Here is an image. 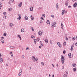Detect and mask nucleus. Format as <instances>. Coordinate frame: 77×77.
I'll return each instance as SVG.
<instances>
[{
  "label": "nucleus",
  "instance_id": "f257e3e1",
  "mask_svg": "<svg viewBox=\"0 0 77 77\" xmlns=\"http://www.w3.org/2000/svg\"><path fill=\"white\" fill-rule=\"evenodd\" d=\"M61 59L62 63L63 64L64 63V61H65V58H64V57H63V56H61Z\"/></svg>",
  "mask_w": 77,
  "mask_h": 77
},
{
  "label": "nucleus",
  "instance_id": "f03ea898",
  "mask_svg": "<svg viewBox=\"0 0 77 77\" xmlns=\"http://www.w3.org/2000/svg\"><path fill=\"white\" fill-rule=\"evenodd\" d=\"M18 15L19 17L17 18V19L18 20H20L21 18V15L20 14H19Z\"/></svg>",
  "mask_w": 77,
  "mask_h": 77
},
{
  "label": "nucleus",
  "instance_id": "7ed1b4c3",
  "mask_svg": "<svg viewBox=\"0 0 77 77\" xmlns=\"http://www.w3.org/2000/svg\"><path fill=\"white\" fill-rule=\"evenodd\" d=\"M73 6L75 8H76L77 6V2H75L74 4L73 5Z\"/></svg>",
  "mask_w": 77,
  "mask_h": 77
},
{
  "label": "nucleus",
  "instance_id": "20e7f679",
  "mask_svg": "<svg viewBox=\"0 0 77 77\" xmlns=\"http://www.w3.org/2000/svg\"><path fill=\"white\" fill-rule=\"evenodd\" d=\"M57 44L59 47H61V45H60V43L59 42H58L57 43Z\"/></svg>",
  "mask_w": 77,
  "mask_h": 77
},
{
  "label": "nucleus",
  "instance_id": "39448f33",
  "mask_svg": "<svg viewBox=\"0 0 77 77\" xmlns=\"http://www.w3.org/2000/svg\"><path fill=\"white\" fill-rule=\"evenodd\" d=\"M29 9L31 11H33V7H30Z\"/></svg>",
  "mask_w": 77,
  "mask_h": 77
},
{
  "label": "nucleus",
  "instance_id": "423d86ee",
  "mask_svg": "<svg viewBox=\"0 0 77 77\" xmlns=\"http://www.w3.org/2000/svg\"><path fill=\"white\" fill-rule=\"evenodd\" d=\"M3 14L4 15V17H5V18L6 19V12H4Z\"/></svg>",
  "mask_w": 77,
  "mask_h": 77
},
{
  "label": "nucleus",
  "instance_id": "0eeeda50",
  "mask_svg": "<svg viewBox=\"0 0 77 77\" xmlns=\"http://www.w3.org/2000/svg\"><path fill=\"white\" fill-rule=\"evenodd\" d=\"M38 34L40 36H41L42 35V32L39 31L38 32Z\"/></svg>",
  "mask_w": 77,
  "mask_h": 77
},
{
  "label": "nucleus",
  "instance_id": "6e6552de",
  "mask_svg": "<svg viewBox=\"0 0 77 77\" xmlns=\"http://www.w3.org/2000/svg\"><path fill=\"white\" fill-rule=\"evenodd\" d=\"M73 47H74V46H73V45H72L71 46V48L70 49L71 51H72V50L73 49Z\"/></svg>",
  "mask_w": 77,
  "mask_h": 77
},
{
  "label": "nucleus",
  "instance_id": "1a4fd4ad",
  "mask_svg": "<svg viewBox=\"0 0 77 77\" xmlns=\"http://www.w3.org/2000/svg\"><path fill=\"white\" fill-rule=\"evenodd\" d=\"M68 56L69 58H71V53L69 54Z\"/></svg>",
  "mask_w": 77,
  "mask_h": 77
},
{
  "label": "nucleus",
  "instance_id": "9d476101",
  "mask_svg": "<svg viewBox=\"0 0 77 77\" xmlns=\"http://www.w3.org/2000/svg\"><path fill=\"white\" fill-rule=\"evenodd\" d=\"M22 5V2H20V4L19 5V7H21Z\"/></svg>",
  "mask_w": 77,
  "mask_h": 77
},
{
  "label": "nucleus",
  "instance_id": "9b49d317",
  "mask_svg": "<svg viewBox=\"0 0 77 77\" xmlns=\"http://www.w3.org/2000/svg\"><path fill=\"white\" fill-rule=\"evenodd\" d=\"M56 6L57 9H59V4L58 3L57 4Z\"/></svg>",
  "mask_w": 77,
  "mask_h": 77
},
{
  "label": "nucleus",
  "instance_id": "f8f14e48",
  "mask_svg": "<svg viewBox=\"0 0 77 77\" xmlns=\"http://www.w3.org/2000/svg\"><path fill=\"white\" fill-rule=\"evenodd\" d=\"M65 11L64 10H63L62 11V15H63L64 14V12H65Z\"/></svg>",
  "mask_w": 77,
  "mask_h": 77
},
{
  "label": "nucleus",
  "instance_id": "ddd939ff",
  "mask_svg": "<svg viewBox=\"0 0 77 77\" xmlns=\"http://www.w3.org/2000/svg\"><path fill=\"white\" fill-rule=\"evenodd\" d=\"M56 25V22H54V25H53L54 27H56L55 26Z\"/></svg>",
  "mask_w": 77,
  "mask_h": 77
},
{
  "label": "nucleus",
  "instance_id": "4468645a",
  "mask_svg": "<svg viewBox=\"0 0 77 77\" xmlns=\"http://www.w3.org/2000/svg\"><path fill=\"white\" fill-rule=\"evenodd\" d=\"M25 19L26 20H28V17L26 16H25Z\"/></svg>",
  "mask_w": 77,
  "mask_h": 77
},
{
  "label": "nucleus",
  "instance_id": "2eb2a0df",
  "mask_svg": "<svg viewBox=\"0 0 77 77\" xmlns=\"http://www.w3.org/2000/svg\"><path fill=\"white\" fill-rule=\"evenodd\" d=\"M31 21H32V20H33V19H34L33 17H32V15H31Z\"/></svg>",
  "mask_w": 77,
  "mask_h": 77
},
{
  "label": "nucleus",
  "instance_id": "dca6fc26",
  "mask_svg": "<svg viewBox=\"0 0 77 77\" xmlns=\"http://www.w3.org/2000/svg\"><path fill=\"white\" fill-rule=\"evenodd\" d=\"M65 5L66 6H67L68 5V2L66 1L65 3Z\"/></svg>",
  "mask_w": 77,
  "mask_h": 77
},
{
  "label": "nucleus",
  "instance_id": "f3484780",
  "mask_svg": "<svg viewBox=\"0 0 77 77\" xmlns=\"http://www.w3.org/2000/svg\"><path fill=\"white\" fill-rule=\"evenodd\" d=\"M72 66H73V67H75V66H76V64H75V63H73L72 65Z\"/></svg>",
  "mask_w": 77,
  "mask_h": 77
},
{
  "label": "nucleus",
  "instance_id": "a211bd4d",
  "mask_svg": "<svg viewBox=\"0 0 77 77\" xmlns=\"http://www.w3.org/2000/svg\"><path fill=\"white\" fill-rule=\"evenodd\" d=\"M32 58L33 60V61H35V57H32Z\"/></svg>",
  "mask_w": 77,
  "mask_h": 77
},
{
  "label": "nucleus",
  "instance_id": "6ab92c4d",
  "mask_svg": "<svg viewBox=\"0 0 77 77\" xmlns=\"http://www.w3.org/2000/svg\"><path fill=\"white\" fill-rule=\"evenodd\" d=\"M61 27L62 29H63V24L62 23H61Z\"/></svg>",
  "mask_w": 77,
  "mask_h": 77
},
{
  "label": "nucleus",
  "instance_id": "aec40b11",
  "mask_svg": "<svg viewBox=\"0 0 77 77\" xmlns=\"http://www.w3.org/2000/svg\"><path fill=\"white\" fill-rule=\"evenodd\" d=\"M73 69L74 72H75V71H76V70H77V68H74Z\"/></svg>",
  "mask_w": 77,
  "mask_h": 77
},
{
  "label": "nucleus",
  "instance_id": "412c9836",
  "mask_svg": "<svg viewBox=\"0 0 77 77\" xmlns=\"http://www.w3.org/2000/svg\"><path fill=\"white\" fill-rule=\"evenodd\" d=\"M9 25L11 27H12V26H14V25L12 24V23H10V24H9Z\"/></svg>",
  "mask_w": 77,
  "mask_h": 77
},
{
  "label": "nucleus",
  "instance_id": "4be33fe9",
  "mask_svg": "<svg viewBox=\"0 0 77 77\" xmlns=\"http://www.w3.org/2000/svg\"><path fill=\"white\" fill-rule=\"evenodd\" d=\"M46 23H47V24H50V21H49V20H48L47 21Z\"/></svg>",
  "mask_w": 77,
  "mask_h": 77
},
{
  "label": "nucleus",
  "instance_id": "5701e85b",
  "mask_svg": "<svg viewBox=\"0 0 77 77\" xmlns=\"http://www.w3.org/2000/svg\"><path fill=\"white\" fill-rule=\"evenodd\" d=\"M0 62L2 63L3 62V59L2 58L0 59Z\"/></svg>",
  "mask_w": 77,
  "mask_h": 77
},
{
  "label": "nucleus",
  "instance_id": "b1692460",
  "mask_svg": "<svg viewBox=\"0 0 77 77\" xmlns=\"http://www.w3.org/2000/svg\"><path fill=\"white\" fill-rule=\"evenodd\" d=\"M10 48H15V47L14 46H10Z\"/></svg>",
  "mask_w": 77,
  "mask_h": 77
},
{
  "label": "nucleus",
  "instance_id": "393cba45",
  "mask_svg": "<svg viewBox=\"0 0 77 77\" xmlns=\"http://www.w3.org/2000/svg\"><path fill=\"white\" fill-rule=\"evenodd\" d=\"M24 31V29H21V32H23Z\"/></svg>",
  "mask_w": 77,
  "mask_h": 77
},
{
  "label": "nucleus",
  "instance_id": "a878e982",
  "mask_svg": "<svg viewBox=\"0 0 77 77\" xmlns=\"http://www.w3.org/2000/svg\"><path fill=\"white\" fill-rule=\"evenodd\" d=\"M45 42H47V43H48V40L47 39H45Z\"/></svg>",
  "mask_w": 77,
  "mask_h": 77
},
{
  "label": "nucleus",
  "instance_id": "bb28decb",
  "mask_svg": "<svg viewBox=\"0 0 77 77\" xmlns=\"http://www.w3.org/2000/svg\"><path fill=\"white\" fill-rule=\"evenodd\" d=\"M31 29L32 31H34V29H33V27H31Z\"/></svg>",
  "mask_w": 77,
  "mask_h": 77
},
{
  "label": "nucleus",
  "instance_id": "cd10ccee",
  "mask_svg": "<svg viewBox=\"0 0 77 77\" xmlns=\"http://www.w3.org/2000/svg\"><path fill=\"white\" fill-rule=\"evenodd\" d=\"M1 41L2 42V43H4V41L2 39L1 40Z\"/></svg>",
  "mask_w": 77,
  "mask_h": 77
},
{
  "label": "nucleus",
  "instance_id": "c85d7f7f",
  "mask_svg": "<svg viewBox=\"0 0 77 77\" xmlns=\"http://www.w3.org/2000/svg\"><path fill=\"white\" fill-rule=\"evenodd\" d=\"M42 17H43V18H45V14H43Z\"/></svg>",
  "mask_w": 77,
  "mask_h": 77
},
{
  "label": "nucleus",
  "instance_id": "c756f323",
  "mask_svg": "<svg viewBox=\"0 0 77 77\" xmlns=\"http://www.w3.org/2000/svg\"><path fill=\"white\" fill-rule=\"evenodd\" d=\"M66 44V42H64L63 43V45L65 46Z\"/></svg>",
  "mask_w": 77,
  "mask_h": 77
},
{
  "label": "nucleus",
  "instance_id": "7c9ffc66",
  "mask_svg": "<svg viewBox=\"0 0 77 77\" xmlns=\"http://www.w3.org/2000/svg\"><path fill=\"white\" fill-rule=\"evenodd\" d=\"M8 11H12V8H9L8 9Z\"/></svg>",
  "mask_w": 77,
  "mask_h": 77
},
{
  "label": "nucleus",
  "instance_id": "2f4dec72",
  "mask_svg": "<svg viewBox=\"0 0 77 77\" xmlns=\"http://www.w3.org/2000/svg\"><path fill=\"white\" fill-rule=\"evenodd\" d=\"M34 42L35 44H36V39H34Z\"/></svg>",
  "mask_w": 77,
  "mask_h": 77
},
{
  "label": "nucleus",
  "instance_id": "473e14b6",
  "mask_svg": "<svg viewBox=\"0 0 77 77\" xmlns=\"http://www.w3.org/2000/svg\"><path fill=\"white\" fill-rule=\"evenodd\" d=\"M64 77H67V75L65 74L63 75Z\"/></svg>",
  "mask_w": 77,
  "mask_h": 77
},
{
  "label": "nucleus",
  "instance_id": "72a5a7b5",
  "mask_svg": "<svg viewBox=\"0 0 77 77\" xmlns=\"http://www.w3.org/2000/svg\"><path fill=\"white\" fill-rule=\"evenodd\" d=\"M0 7H2V3L0 2Z\"/></svg>",
  "mask_w": 77,
  "mask_h": 77
},
{
  "label": "nucleus",
  "instance_id": "f704fd0d",
  "mask_svg": "<svg viewBox=\"0 0 77 77\" xmlns=\"http://www.w3.org/2000/svg\"><path fill=\"white\" fill-rule=\"evenodd\" d=\"M21 75V72H20L19 73L18 75H19V76H20V75Z\"/></svg>",
  "mask_w": 77,
  "mask_h": 77
},
{
  "label": "nucleus",
  "instance_id": "c9c22d12",
  "mask_svg": "<svg viewBox=\"0 0 77 77\" xmlns=\"http://www.w3.org/2000/svg\"><path fill=\"white\" fill-rule=\"evenodd\" d=\"M72 39L73 41H74V40H75V38L74 37H73L72 38Z\"/></svg>",
  "mask_w": 77,
  "mask_h": 77
},
{
  "label": "nucleus",
  "instance_id": "e433bc0d",
  "mask_svg": "<svg viewBox=\"0 0 77 77\" xmlns=\"http://www.w3.org/2000/svg\"><path fill=\"white\" fill-rule=\"evenodd\" d=\"M35 61H37L38 60V58L37 57L35 58Z\"/></svg>",
  "mask_w": 77,
  "mask_h": 77
},
{
  "label": "nucleus",
  "instance_id": "4c0bfd02",
  "mask_svg": "<svg viewBox=\"0 0 77 77\" xmlns=\"http://www.w3.org/2000/svg\"><path fill=\"white\" fill-rule=\"evenodd\" d=\"M24 58V55L22 56H21L22 59H23V58Z\"/></svg>",
  "mask_w": 77,
  "mask_h": 77
},
{
  "label": "nucleus",
  "instance_id": "58836bf2",
  "mask_svg": "<svg viewBox=\"0 0 77 77\" xmlns=\"http://www.w3.org/2000/svg\"><path fill=\"white\" fill-rule=\"evenodd\" d=\"M66 53V51H63V54H65Z\"/></svg>",
  "mask_w": 77,
  "mask_h": 77
},
{
  "label": "nucleus",
  "instance_id": "ea45409f",
  "mask_svg": "<svg viewBox=\"0 0 77 77\" xmlns=\"http://www.w3.org/2000/svg\"><path fill=\"white\" fill-rule=\"evenodd\" d=\"M22 72V69H20V72Z\"/></svg>",
  "mask_w": 77,
  "mask_h": 77
},
{
  "label": "nucleus",
  "instance_id": "a19ab883",
  "mask_svg": "<svg viewBox=\"0 0 77 77\" xmlns=\"http://www.w3.org/2000/svg\"><path fill=\"white\" fill-rule=\"evenodd\" d=\"M4 36H6V33H4Z\"/></svg>",
  "mask_w": 77,
  "mask_h": 77
},
{
  "label": "nucleus",
  "instance_id": "79ce46f5",
  "mask_svg": "<svg viewBox=\"0 0 77 77\" xmlns=\"http://www.w3.org/2000/svg\"><path fill=\"white\" fill-rule=\"evenodd\" d=\"M39 38H38L37 39V41H39Z\"/></svg>",
  "mask_w": 77,
  "mask_h": 77
},
{
  "label": "nucleus",
  "instance_id": "37998d69",
  "mask_svg": "<svg viewBox=\"0 0 77 77\" xmlns=\"http://www.w3.org/2000/svg\"><path fill=\"white\" fill-rule=\"evenodd\" d=\"M41 64H42V65L43 66V65H44V62H41Z\"/></svg>",
  "mask_w": 77,
  "mask_h": 77
},
{
  "label": "nucleus",
  "instance_id": "c03bdc74",
  "mask_svg": "<svg viewBox=\"0 0 77 77\" xmlns=\"http://www.w3.org/2000/svg\"><path fill=\"white\" fill-rule=\"evenodd\" d=\"M26 50H29V48L28 47H27L26 48Z\"/></svg>",
  "mask_w": 77,
  "mask_h": 77
},
{
  "label": "nucleus",
  "instance_id": "a18cd8bd",
  "mask_svg": "<svg viewBox=\"0 0 77 77\" xmlns=\"http://www.w3.org/2000/svg\"><path fill=\"white\" fill-rule=\"evenodd\" d=\"M68 38L67 37L66 38V41H68Z\"/></svg>",
  "mask_w": 77,
  "mask_h": 77
},
{
  "label": "nucleus",
  "instance_id": "49530a36",
  "mask_svg": "<svg viewBox=\"0 0 77 77\" xmlns=\"http://www.w3.org/2000/svg\"><path fill=\"white\" fill-rule=\"evenodd\" d=\"M71 6L69 5L68 6V8H71Z\"/></svg>",
  "mask_w": 77,
  "mask_h": 77
},
{
  "label": "nucleus",
  "instance_id": "de8ad7c7",
  "mask_svg": "<svg viewBox=\"0 0 77 77\" xmlns=\"http://www.w3.org/2000/svg\"><path fill=\"white\" fill-rule=\"evenodd\" d=\"M18 37L19 38H20L21 37V36H20V35H17Z\"/></svg>",
  "mask_w": 77,
  "mask_h": 77
},
{
  "label": "nucleus",
  "instance_id": "09e8293b",
  "mask_svg": "<svg viewBox=\"0 0 77 77\" xmlns=\"http://www.w3.org/2000/svg\"><path fill=\"white\" fill-rule=\"evenodd\" d=\"M51 17H52V18H54V16L52 15H51Z\"/></svg>",
  "mask_w": 77,
  "mask_h": 77
},
{
  "label": "nucleus",
  "instance_id": "8fccbe9b",
  "mask_svg": "<svg viewBox=\"0 0 77 77\" xmlns=\"http://www.w3.org/2000/svg\"><path fill=\"white\" fill-rule=\"evenodd\" d=\"M40 18H41V19L42 20H44V18H43L42 17H41Z\"/></svg>",
  "mask_w": 77,
  "mask_h": 77
},
{
  "label": "nucleus",
  "instance_id": "3c124183",
  "mask_svg": "<svg viewBox=\"0 0 77 77\" xmlns=\"http://www.w3.org/2000/svg\"><path fill=\"white\" fill-rule=\"evenodd\" d=\"M50 44H52V41L51 40H50Z\"/></svg>",
  "mask_w": 77,
  "mask_h": 77
},
{
  "label": "nucleus",
  "instance_id": "603ef678",
  "mask_svg": "<svg viewBox=\"0 0 77 77\" xmlns=\"http://www.w3.org/2000/svg\"><path fill=\"white\" fill-rule=\"evenodd\" d=\"M40 23H42V20H40Z\"/></svg>",
  "mask_w": 77,
  "mask_h": 77
},
{
  "label": "nucleus",
  "instance_id": "864d4df0",
  "mask_svg": "<svg viewBox=\"0 0 77 77\" xmlns=\"http://www.w3.org/2000/svg\"><path fill=\"white\" fill-rule=\"evenodd\" d=\"M33 37H34V36H32L31 38L32 39L33 38H33Z\"/></svg>",
  "mask_w": 77,
  "mask_h": 77
},
{
  "label": "nucleus",
  "instance_id": "5fc2aeb1",
  "mask_svg": "<svg viewBox=\"0 0 77 77\" xmlns=\"http://www.w3.org/2000/svg\"><path fill=\"white\" fill-rule=\"evenodd\" d=\"M62 69H64V66H62Z\"/></svg>",
  "mask_w": 77,
  "mask_h": 77
},
{
  "label": "nucleus",
  "instance_id": "6e6d98bb",
  "mask_svg": "<svg viewBox=\"0 0 77 77\" xmlns=\"http://www.w3.org/2000/svg\"><path fill=\"white\" fill-rule=\"evenodd\" d=\"M11 2H14V0H11Z\"/></svg>",
  "mask_w": 77,
  "mask_h": 77
},
{
  "label": "nucleus",
  "instance_id": "4d7b16f0",
  "mask_svg": "<svg viewBox=\"0 0 77 77\" xmlns=\"http://www.w3.org/2000/svg\"><path fill=\"white\" fill-rule=\"evenodd\" d=\"M75 45L77 46V42H76L75 44Z\"/></svg>",
  "mask_w": 77,
  "mask_h": 77
},
{
  "label": "nucleus",
  "instance_id": "13d9d810",
  "mask_svg": "<svg viewBox=\"0 0 77 77\" xmlns=\"http://www.w3.org/2000/svg\"><path fill=\"white\" fill-rule=\"evenodd\" d=\"M52 77H54V75H52Z\"/></svg>",
  "mask_w": 77,
  "mask_h": 77
},
{
  "label": "nucleus",
  "instance_id": "bf43d9fd",
  "mask_svg": "<svg viewBox=\"0 0 77 77\" xmlns=\"http://www.w3.org/2000/svg\"><path fill=\"white\" fill-rule=\"evenodd\" d=\"M40 43L41 44H42V41H40Z\"/></svg>",
  "mask_w": 77,
  "mask_h": 77
},
{
  "label": "nucleus",
  "instance_id": "052dcab7",
  "mask_svg": "<svg viewBox=\"0 0 77 77\" xmlns=\"http://www.w3.org/2000/svg\"><path fill=\"white\" fill-rule=\"evenodd\" d=\"M1 39H4V37H1Z\"/></svg>",
  "mask_w": 77,
  "mask_h": 77
},
{
  "label": "nucleus",
  "instance_id": "680f3d73",
  "mask_svg": "<svg viewBox=\"0 0 77 77\" xmlns=\"http://www.w3.org/2000/svg\"><path fill=\"white\" fill-rule=\"evenodd\" d=\"M41 45L42 46H44V45H43V44H42V43L41 44Z\"/></svg>",
  "mask_w": 77,
  "mask_h": 77
},
{
  "label": "nucleus",
  "instance_id": "e2e57ef3",
  "mask_svg": "<svg viewBox=\"0 0 77 77\" xmlns=\"http://www.w3.org/2000/svg\"><path fill=\"white\" fill-rule=\"evenodd\" d=\"M12 54V52H10V54Z\"/></svg>",
  "mask_w": 77,
  "mask_h": 77
},
{
  "label": "nucleus",
  "instance_id": "0e129e2a",
  "mask_svg": "<svg viewBox=\"0 0 77 77\" xmlns=\"http://www.w3.org/2000/svg\"><path fill=\"white\" fill-rule=\"evenodd\" d=\"M8 60H10V59H10V58H9V57H8Z\"/></svg>",
  "mask_w": 77,
  "mask_h": 77
},
{
  "label": "nucleus",
  "instance_id": "69168bd1",
  "mask_svg": "<svg viewBox=\"0 0 77 77\" xmlns=\"http://www.w3.org/2000/svg\"><path fill=\"white\" fill-rule=\"evenodd\" d=\"M19 38H20V40H21V37H20Z\"/></svg>",
  "mask_w": 77,
  "mask_h": 77
},
{
  "label": "nucleus",
  "instance_id": "338daca9",
  "mask_svg": "<svg viewBox=\"0 0 77 77\" xmlns=\"http://www.w3.org/2000/svg\"><path fill=\"white\" fill-rule=\"evenodd\" d=\"M56 66H57V67H58V66H59V65H58L57 64L56 65Z\"/></svg>",
  "mask_w": 77,
  "mask_h": 77
},
{
  "label": "nucleus",
  "instance_id": "774afa93",
  "mask_svg": "<svg viewBox=\"0 0 77 77\" xmlns=\"http://www.w3.org/2000/svg\"><path fill=\"white\" fill-rule=\"evenodd\" d=\"M75 39H77V36H76Z\"/></svg>",
  "mask_w": 77,
  "mask_h": 77
}]
</instances>
